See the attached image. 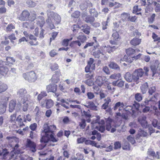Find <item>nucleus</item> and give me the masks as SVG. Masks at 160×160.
Returning a JSON list of instances; mask_svg holds the SVG:
<instances>
[{"mask_svg": "<svg viewBox=\"0 0 160 160\" xmlns=\"http://www.w3.org/2000/svg\"><path fill=\"white\" fill-rule=\"evenodd\" d=\"M82 116L85 117L86 118H90L91 115L90 113V111L89 110L87 111L85 110H81Z\"/></svg>", "mask_w": 160, "mask_h": 160, "instance_id": "obj_32", "label": "nucleus"}, {"mask_svg": "<svg viewBox=\"0 0 160 160\" xmlns=\"http://www.w3.org/2000/svg\"><path fill=\"white\" fill-rule=\"evenodd\" d=\"M79 126L81 129H84L86 126V121L84 119H82L80 122Z\"/></svg>", "mask_w": 160, "mask_h": 160, "instance_id": "obj_46", "label": "nucleus"}, {"mask_svg": "<svg viewBox=\"0 0 160 160\" xmlns=\"http://www.w3.org/2000/svg\"><path fill=\"white\" fill-rule=\"evenodd\" d=\"M135 98L137 101L140 102L142 100V97L141 93H137L135 95Z\"/></svg>", "mask_w": 160, "mask_h": 160, "instance_id": "obj_40", "label": "nucleus"}, {"mask_svg": "<svg viewBox=\"0 0 160 160\" xmlns=\"http://www.w3.org/2000/svg\"><path fill=\"white\" fill-rule=\"evenodd\" d=\"M19 146L18 144H17L14 146V150L15 153L18 154L22 153V151H21L19 148Z\"/></svg>", "mask_w": 160, "mask_h": 160, "instance_id": "obj_42", "label": "nucleus"}, {"mask_svg": "<svg viewBox=\"0 0 160 160\" xmlns=\"http://www.w3.org/2000/svg\"><path fill=\"white\" fill-rule=\"evenodd\" d=\"M120 17L123 22L130 19V15L127 13L124 12L121 15Z\"/></svg>", "mask_w": 160, "mask_h": 160, "instance_id": "obj_26", "label": "nucleus"}, {"mask_svg": "<svg viewBox=\"0 0 160 160\" xmlns=\"http://www.w3.org/2000/svg\"><path fill=\"white\" fill-rule=\"evenodd\" d=\"M124 78L126 81L128 82H131L133 80L132 74V75L130 72H128L124 75Z\"/></svg>", "mask_w": 160, "mask_h": 160, "instance_id": "obj_20", "label": "nucleus"}, {"mask_svg": "<svg viewBox=\"0 0 160 160\" xmlns=\"http://www.w3.org/2000/svg\"><path fill=\"white\" fill-rule=\"evenodd\" d=\"M121 75L119 73H114L111 75L110 76V78L114 79H117L120 78Z\"/></svg>", "mask_w": 160, "mask_h": 160, "instance_id": "obj_41", "label": "nucleus"}, {"mask_svg": "<svg viewBox=\"0 0 160 160\" xmlns=\"http://www.w3.org/2000/svg\"><path fill=\"white\" fill-rule=\"evenodd\" d=\"M52 19L55 21L57 23H58L61 21V18L60 16L56 13Z\"/></svg>", "mask_w": 160, "mask_h": 160, "instance_id": "obj_45", "label": "nucleus"}, {"mask_svg": "<svg viewBox=\"0 0 160 160\" xmlns=\"http://www.w3.org/2000/svg\"><path fill=\"white\" fill-rule=\"evenodd\" d=\"M8 88V86L6 84L0 82V93L5 91Z\"/></svg>", "mask_w": 160, "mask_h": 160, "instance_id": "obj_30", "label": "nucleus"}, {"mask_svg": "<svg viewBox=\"0 0 160 160\" xmlns=\"http://www.w3.org/2000/svg\"><path fill=\"white\" fill-rule=\"evenodd\" d=\"M152 37L154 39V41H160V38L154 32L152 33Z\"/></svg>", "mask_w": 160, "mask_h": 160, "instance_id": "obj_48", "label": "nucleus"}, {"mask_svg": "<svg viewBox=\"0 0 160 160\" xmlns=\"http://www.w3.org/2000/svg\"><path fill=\"white\" fill-rule=\"evenodd\" d=\"M26 3L29 7H34L36 6V3L31 0H28L26 2Z\"/></svg>", "mask_w": 160, "mask_h": 160, "instance_id": "obj_37", "label": "nucleus"}, {"mask_svg": "<svg viewBox=\"0 0 160 160\" xmlns=\"http://www.w3.org/2000/svg\"><path fill=\"white\" fill-rule=\"evenodd\" d=\"M55 73L52 76V80L55 83H57L59 80V76L60 75V72L56 71L55 72Z\"/></svg>", "mask_w": 160, "mask_h": 160, "instance_id": "obj_19", "label": "nucleus"}, {"mask_svg": "<svg viewBox=\"0 0 160 160\" xmlns=\"http://www.w3.org/2000/svg\"><path fill=\"white\" fill-rule=\"evenodd\" d=\"M86 138L83 137H81L80 138H78L77 139V142L78 143H82L84 142H85V141Z\"/></svg>", "mask_w": 160, "mask_h": 160, "instance_id": "obj_61", "label": "nucleus"}, {"mask_svg": "<svg viewBox=\"0 0 160 160\" xmlns=\"http://www.w3.org/2000/svg\"><path fill=\"white\" fill-rule=\"evenodd\" d=\"M37 24L41 28L45 23L44 18L42 16H39L36 18Z\"/></svg>", "mask_w": 160, "mask_h": 160, "instance_id": "obj_17", "label": "nucleus"}, {"mask_svg": "<svg viewBox=\"0 0 160 160\" xmlns=\"http://www.w3.org/2000/svg\"><path fill=\"white\" fill-rule=\"evenodd\" d=\"M107 52L109 53H111L116 49L118 48V47L116 46H112L111 45V46H108L107 47Z\"/></svg>", "mask_w": 160, "mask_h": 160, "instance_id": "obj_35", "label": "nucleus"}, {"mask_svg": "<svg viewBox=\"0 0 160 160\" xmlns=\"http://www.w3.org/2000/svg\"><path fill=\"white\" fill-rule=\"evenodd\" d=\"M127 139L129 142H130L132 144H134L135 142L134 137L132 135H129L128 136Z\"/></svg>", "mask_w": 160, "mask_h": 160, "instance_id": "obj_44", "label": "nucleus"}, {"mask_svg": "<svg viewBox=\"0 0 160 160\" xmlns=\"http://www.w3.org/2000/svg\"><path fill=\"white\" fill-rule=\"evenodd\" d=\"M53 105V102L51 99H48L46 101V107L47 108H49L52 107Z\"/></svg>", "mask_w": 160, "mask_h": 160, "instance_id": "obj_33", "label": "nucleus"}, {"mask_svg": "<svg viewBox=\"0 0 160 160\" xmlns=\"http://www.w3.org/2000/svg\"><path fill=\"white\" fill-rule=\"evenodd\" d=\"M148 83L146 82L144 83L141 87V89L142 93L144 94L146 93L148 89Z\"/></svg>", "mask_w": 160, "mask_h": 160, "instance_id": "obj_29", "label": "nucleus"}, {"mask_svg": "<svg viewBox=\"0 0 160 160\" xmlns=\"http://www.w3.org/2000/svg\"><path fill=\"white\" fill-rule=\"evenodd\" d=\"M31 20L32 21H33L36 19L37 14L35 11H33L31 12Z\"/></svg>", "mask_w": 160, "mask_h": 160, "instance_id": "obj_62", "label": "nucleus"}, {"mask_svg": "<svg viewBox=\"0 0 160 160\" xmlns=\"http://www.w3.org/2000/svg\"><path fill=\"white\" fill-rule=\"evenodd\" d=\"M56 129V127L54 125L48 126L47 124L44 125L43 130L42 134V136L40 140L43 148L45 147L46 143L49 141L53 142H57L58 139L56 138L53 136V132Z\"/></svg>", "mask_w": 160, "mask_h": 160, "instance_id": "obj_1", "label": "nucleus"}, {"mask_svg": "<svg viewBox=\"0 0 160 160\" xmlns=\"http://www.w3.org/2000/svg\"><path fill=\"white\" fill-rule=\"evenodd\" d=\"M6 139L8 143H10L16 140V138L15 137H7Z\"/></svg>", "mask_w": 160, "mask_h": 160, "instance_id": "obj_52", "label": "nucleus"}, {"mask_svg": "<svg viewBox=\"0 0 160 160\" xmlns=\"http://www.w3.org/2000/svg\"><path fill=\"white\" fill-rule=\"evenodd\" d=\"M26 146L33 152H35L36 151V144L29 139L28 138L27 140Z\"/></svg>", "mask_w": 160, "mask_h": 160, "instance_id": "obj_7", "label": "nucleus"}, {"mask_svg": "<svg viewBox=\"0 0 160 160\" xmlns=\"http://www.w3.org/2000/svg\"><path fill=\"white\" fill-rule=\"evenodd\" d=\"M155 14L153 13L150 18H148V22L149 24H152L154 22L155 20Z\"/></svg>", "mask_w": 160, "mask_h": 160, "instance_id": "obj_47", "label": "nucleus"}, {"mask_svg": "<svg viewBox=\"0 0 160 160\" xmlns=\"http://www.w3.org/2000/svg\"><path fill=\"white\" fill-rule=\"evenodd\" d=\"M143 69L142 68H139L136 69L132 74V77L133 81L136 82L137 84L138 82V81L140 78L142 77L144 73L146 76L148 74V72L149 71V69L147 67H144Z\"/></svg>", "mask_w": 160, "mask_h": 160, "instance_id": "obj_3", "label": "nucleus"}, {"mask_svg": "<svg viewBox=\"0 0 160 160\" xmlns=\"http://www.w3.org/2000/svg\"><path fill=\"white\" fill-rule=\"evenodd\" d=\"M77 38L81 40V42L82 43L84 42L86 40V37L82 34L79 35L77 37Z\"/></svg>", "mask_w": 160, "mask_h": 160, "instance_id": "obj_43", "label": "nucleus"}, {"mask_svg": "<svg viewBox=\"0 0 160 160\" xmlns=\"http://www.w3.org/2000/svg\"><path fill=\"white\" fill-rule=\"evenodd\" d=\"M87 95L88 98L89 99H92L95 97L94 94L91 92H88Z\"/></svg>", "mask_w": 160, "mask_h": 160, "instance_id": "obj_58", "label": "nucleus"}, {"mask_svg": "<svg viewBox=\"0 0 160 160\" xmlns=\"http://www.w3.org/2000/svg\"><path fill=\"white\" fill-rule=\"evenodd\" d=\"M30 14L27 10L23 11L21 13L18 17V18L21 21H27L28 20Z\"/></svg>", "mask_w": 160, "mask_h": 160, "instance_id": "obj_6", "label": "nucleus"}, {"mask_svg": "<svg viewBox=\"0 0 160 160\" xmlns=\"http://www.w3.org/2000/svg\"><path fill=\"white\" fill-rule=\"evenodd\" d=\"M3 98L4 101H2L3 103L0 101V115L5 112L7 107L6 104V102L8 100V98L6 97H4Z\"/></svg>", "mask_w": 160, "mask_h": 160, "instance_id": "obj_9", "label": "nucleus"}, {"mask_svg": "<svg viewBox=\"0 0 160 160\" xmlns=\"http://www.w3.org/2000/svg\"><path fill=\"white\" fill-rule=\"evenodd\" d=\"M141 42V40L138 38H134L130 42L131 44L133 46L139 45Z\"/></svg>", "mask_w": 160, "mask_h": 160, "instance_id": "obj_31", "label": "nucleus"}, {"mask_svg": "<svg viewBox=\"0 0 160 160\" xmlns=\"http://www.w3.org/2000/svg\"><path fill=\"white\" fill-rule=\"evenodd\" d=\"M17 95L20 99L21 103L23 104L22 106V110L24 112L27 111L30 102L29 100L30 95L28 94L27 90L24 88L20 89L17 92Z\"/></svg>", "mask_w": 160, "mask_h": 160, "instance_id": "obj_2", "label": "nucleus"}, {"mask_svg": "<svg viewBox=\"0 0 160 160\" xmlns=\"http://www.w3.org/2000/svg\"><path fill=\"white\" fill-rule=\"evenodd\" d=\"M94 43L93 42H87L85 45L84 46L83 48L85 49L88 47L92 46L94 45Z\"/></svg>", "mask_w": 160, "mask_h": 160, "instance_id": "obj_64", "label": "nucleus"}, {"mask_svg": "<svg viewBox=\"0 0 160 160\" xmlns=\"http://www.w3.org/2000/svg\"><path fill=\"white\" fill-rule=\"evenodd\" d=\"M102 53L101 50H98L97 52H93V55L95 58H99L100 57V54Z\"/></svg>", "mask_w": 160, "mask_h": 160, "instance_id": "obj_51", "label": "nucleus"}, {"mask_svg": "<svg viewBox=\"0 0 160 160\" xmlns=\"http://www.w3.org/2000/svg\"><path fill=\"white\" fill-rule=\"evenodd\" d=\"M126 52L128 55L129 56L134 55V56L132 57L136 59L139 58L141 55V54H139L138 55L135 56L134 54L135 53V50L132 48H129L126 49Z\"/></svg>", "mask_w": 160, "mask_h": 160, "instance_id": "obj_10", "label": "nucleus"}, {"mask_svg": "<svg viewBox=\"0 0 160 160\" xmlns=\"http://www.w3.org/2000/svg\"><path fill=\"white\" fill-rule=\"evenodd\" d=\"M95 18L93 16L91 15H88L84 18V20L88 23H89L91 24H92L95 21Z\"/></svg>", "mask_w": 160, "mask_h": 160, "instance_id": "obj_21", "label": "nucleus"}, {"mask_svg": "<svg viewBox=\"0 0 160 160\" xmlns=\"http://www.w3.org/2000/svg\"><path fill=\"white\" fill-rule=\"evenodd\" d=\"M112 122V120L110 118H108L106 121L105 127L107 130L110 131L111 133H113L116 131V129L115 128H112L111 122Z\"/></svg>", "mask_w": 160, "mask_h": 160, "instance_id": "obj_8", "label": "nucleus"}, {"mask_svg": "<svg viewBox=\"0 0 160 160\" xmlns=\"http://www.w3.org/2000/svg\"><path fill=\"white\" fill-rule=\"evenodd\" d=\"M133 107H134L135 108V110L133 109L132 111V117H136L138 113V111L139 110V104L137 102H135V103L133 104Z\"/></svg>", "mask_w": 160, "mask_h": 160, "instance_id": "obj_13", "label": "nucleus"}, {"mask_svg": "<svg viewBox=\"0 0 160 160\" xmlns=\"http://www.w3.org/2000/svg\"><path fill=\"white\" fill-rule=\"evenodd\" d=\"M57 85L55 84H50L48 85L46 88V90L48 92H51L54 93L56 92Z\"/></svg>", "mask_w": 160, "mask_h": 160, "instance_id": "obj_14", "label": "nucleus"}, {"mask_svg": "<svg viewBox=\"0 0 160 160\" xmlns=\"http://www.w3.org/2000/svg\"><path fill=\"white\" fill-rule=\"evenodd\" d=\"M107 47L105 46H102L101 47L99 50H101V51L102 52V53H101L102 55H104V53H106L107 52Z\"/></svg>", "mask_w": 160, "mask_h": 160, "instance_id": "obj_57", "label": "nucleus"}, {"mask_svg": "<svg viewBox=\"0 0 160 160\" xmlns=\"http://www.w3.org/2000/svg\"><path fill=\"white\" fill-rule=\"evenodd\" d=\"M27 120L30 122L31 120V117L29 114L26 115H24L23 117V121L24 122H26Z\"/></svg>", "mask_w": 160, "mask_h": 160, "instance_id": "obj_56", "label": "nucleus"}, {"mask_svg": "<svg viewBox=\"0 0 160 160\" xmlns=\"http://www.w3.org/2000/svg\"><path fill=\"white\" fill-rule=\"evenodd\" d=\"M96 80L95 82L98 85L101 87L103 83V78L100 76H97L95 78Z\"/></svg>", "mask_w": 160, "mask_h": 160, "instance_id": "obj_23", "label": "nucleus"}, {"mask_svg": "<svg viewBox=\"0 0 160 160\" xmlns=\"http://www.w3.org/2000/svg\"><path fill=\"white\" fill-rule=\"evenodd\" d=\"M124 110L126 111H128L132 114V111L133 110V106L131 105H128L126 106L124 108Z\"/></svg>", "mask_w": 160, "mask_h": 160, "instance_id": "obj_49", "label": "nucleus"}, {"mask_svg": "<svg viewBox=\"0 0 160 160\" xmlns=\"http://www.w3.org/2000/svg\"><path fill=\"white\" fill-rule=\"evenodd\" d=\"M8 71V68L5 66H0V78L7 75Z\"/></svg>", "mask_w": 160, "mask_h": 160, "instance_id": "obj_16", "label": "nucleus"}, {"mask_svg": "<svg viewBox=\"0 0 160 160\" xmlns=\"http://www.w3.org/2000/svg\"><path fill=\"white\" fill-rule=\"evenodd\" d=\"M21 116H19L17 118V121L18 123V124L19 125L20 128H21L23 126L25 125L23 123L24 121L22 119L20 118Z\"/></svg>", "mask_w": 160, "mask_h": 160, "instance_id": "obj_36", "label": "nucleus"}, {"mask_svg": "<svg viewBox=\"0 0 160 160\" xmlns=\"http://www.w3.org/2000/svg\"><path fill=\"white\" fill-rule=\"evenodd\" d=\"M146 116H140L138 118V121L143 128H146L147 127L148 122Z\"/></svg>", "mask_w": 160, "mask_h": 160, "instance_id": "obj_11", "label": "nucleus"}, {"mask_svg": "<svg viewBox=\"0 0 160 160\" xmlns=\"http://www.w3.org/2000/svg\"><path fill=\"white\" fill-rule=\"evenodd\" d=\"M9 153V152L6 149H2L0 148V156H2L3 159H5Z\"/></svg>", "mask_w": 160, "mask_h": 160, "instance_id": "obj_24", "label": "nucleus"}, {"mask_svg": "<svg viewBox=\"0 0 160 160\" xmlns=\"http://www.w3.org/2000/svg\"><path fill=\"white\" fill-rule=\"evenodd\" d=\"M114 149H117L121 148V144L120 142L118 141L114 143Z\"/></svg>", "mask_w": 160, "mask_h": 160, "instance_id": "obj_54", "label": "nucleus"}, {"mask_svg": "<svg viewBox=\"0 0 160 160\" xmlns=\"http://www.w3.org/2000/svg\"><path fill=\"white\" fill-rule=\"evenodd\" d=\"M112 39L110 41V43L112 45H117V41H118L119 38L118 33L117 32H115L112 34Z\"/></svg>", "mask_w": 160, "mask_h": 160, "instance_id": "obj_12", "label": "nucleus"}, {"mask_svg": "<svg viewBox=\"0 0 160 160\" xmlns=\"http://www.w3.org/2000/svg\"><path fill=\"white\" fill-rule=\"evenodd\" d=\"M22 76L26 80L30 82H34L38 78L36 73L33 71L23 73Z\"/></svg>", "mask_w": 160, "mask_h": 160, "instance_id": "obj_4", "label": "nucleus"}, {"mask_svg": "<svg viewBox=\"0 0 160 160\" xmlns=\"http://www.w3.org/2000/svg\"><path fill=\"white\" fill-rule=\"evenodd\" d=\"M6 61L5 64L9 65V64H13L15 62V60L13 58L8 57L6 58Z\"/></svg>", "mask_w": 160, "mask_h": 160, "instance_id": "obj_34", "label": "nucleus"}, {"mask_svg": "<svg viewBox=\"0 0 160 160\" xmlns=\"http://www.w3.org/2000/svg\"><path fill=\"white\" fill-rule=\"evenodd\" d=\"M72 38H71L70 40L68 39L63 40L62 42V45L65 47L68 46L69 41L71 40Z\"/></svg>", "mask_w": 160, "mask_h": 160, "instance_id": "obj_63", "label": "nucleus"}, {"mask_svg": "<svg viewBox=\"0 0 160 160\" xmlns=\"http://www.w3.org/2000/svg\"><path fill=\"white\" fill-rule=\"evenodd\" d=\"M148 153L149 155L153 156L154 158L155 157L158 159H159L160 158L158 155L159 152H157V155H156L154 152L151 149H148Z\"/></svg>", "mask_w": 160, "mask_h": 160, "instance_id": "obj_28", "label": "nucleus"}, {"mask_svg": "<svg viewBox=\"0 0 160 160\" xmlns=\"http://www.w3.org/2000/svg\"><path fill=\"white\" fill-rule=\"evenodd\" d=\"M15 28V26L12 23L9 24L6 28L5 30L7 32H10Z\"/></svg>", "mask_w": 160, "mask_h": 160, "instance_id": "obj_38", "label": "nucleus"}, {"mask_svg": "<svg viewBox=\"0 0 160 160\" xmlns=\"http://www.w3.org/2000/svg\"><path fill=\"white\" fill-rule=\"evenodd\" d=\"M83 28H82V31L85 33L87 34H89L90 32V28L89 26L87 25H82L81 27Z\"/></svg>", "mask_w": 160, "mask_h": 160, "instance_id": "obj_25", "label": "nucleus"}, {"mask_svg": "<svg viewBox=\"0 0 160 160\" xmlns=\"http://www.w3.org/2000/svg\"><path fill=\"white\" fill-rule=\"evenodd\" d=\"M99 119L100 118L98 116L95 120L93 121L92 122L91 124L92 129H95L97 130L98 126H99Z\"/></svg>", "mask_w": 160, "mask_h": 160, "instance_id": "obj_18", "label": "nucleus"}, {"mask_svg": "<svg viewBox=\"0 0 160 160\" xmlns=\"http://www.w3.org/2000/svg\"><path fill=\"white\" fill-rule=\"evenodd\" d=\"M47 94L45 92H42L38 96V100L39 101L42 98L47 96Z\"/></svg>", "mask_w": 160, "mask_h": 160, "instance_id": "obj_39", "label": "nucleus"}, {"mask_svg": "<svg viewBox=\"0 0 160 160\" xmlns=\"http://www.w3.org/2000/svg\"><path fill=\"white\" fill-rule=\"evenodd\" d=\"M156 90V88L155 86L151 87L149 89L148 92L150 95H152Z\"/></svg>", "mask_w": 160, "mask_h": 160, "instance_id": "obj_59", "label": "nucleus"}, {"mask_svg": "<svg viewBox=\"0 0 160 160\" xmlns=\"http://www.w3.org/2000/svg\"><path fill=\"white\" fill-rule=\"evenodd\" d=\"M151 69L153 73L152 76L156 73L160 75V62L156 60L154 64L151 66Z\"/></svg>", "mask_w": 160, "mask_h": 160, "instance_id": "obj_5", "label": "nucleus"}, {"mask_svg": "<svg viewBox=\"0 0 160 160\" xmlns=\"http://www.w3.org/2000/svg\"><path fill=\"white\" fill-rule=\"evenodd\" d=\"M20 160H32V158L28 156L22 155L21 156Z\"/></svg>", "mask_w": 160, "mask_h": 160, "instance_id": "obj_53", "label": "nucleus"}, {"mask_svg": "<svg viewBox=\"0 0 160 160\" xmlns=\"http://www.w3.org/2000/svg\"><path fill=\"white\" fill-rule=\"evenodd\" d=\"M80 14V12L78 11H76L71 15V16L74 18H78L79 17Z\"/></svg>", "mask_w": 160, "mask_h": 160, "instance_id": "obj_50", "label": "nucleus"}, {"mask_svg": "<svg viewBox=\"0 0 160 160\" xmlns=\"http://www.w3.org/2000/svg\"><path fill=\"white\" fill-rule=\"evenodd\" d=\"M110 68L117 70H120V67L118 65L114 62H111L108 65Z\"/></svg>", "mask_w": 160, "mask_h": 160, "instance_id": "obj_27", "label": "nucleus"}, {"mask_svg": "<svg viewBox=\"0 0 160 160\" xmlns=\"http://www.w3.org/2000/svg\"><path fill=\"white\" fill-rule=\"evenodd\" d=\"M97 130L102 133L105 130V127L101 125L100 126L99 125Z\"/></svg>", "mask_w": 160, "mask_h": 160, "instance_id": "obj_60", "label": "nucleus"}, {"mask_svg": "<svg viewBox=\"0 0 160 160\" xmlns=\"http://www.w3.org/2000/svg\"><path fill=\"white\" fill-rule=\"evenodd\" d=\"M47 12L48 18L47 20H46V22L47 23L50 24L52 22L51 19H53L56 13H54L53 12L50 11V10H47Z\"/></svg>", "mask_w": 160, "mask_h": 160, "instance_id": "obj_15", "label": "nucleus"}, {"mask_svg": "<svg viewBox=\"0 0 160 160\" xmlns=\"http://www.w3.org/2000/svg\"><path fill=\"white\" fill-rule=\"evenodd\" d=\"M148 134L147 132L142 130L139 131L138 133V135L141 137H146Z\"/></svg>", "mask_w": 160, "mask_h": 160, "instance_id": "obj_55", "label": "nucleus"}, {"mask_svg": "<svg viewBox=\"0 0 160 160\" xmlns=\"http://www.w3.org/2000/svg\"><path fill=\"white\" fill-rule=\"evenodd\" d=\"M16 106V102L13 100L11 101L9 104V111L10 112H12L15 109Z\"/></svg>", "mask_w": 160, "mask_h": 160, "instance_id": "obj_22", "label": "nucleus"}]
</instances>
